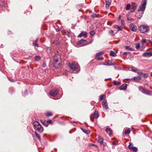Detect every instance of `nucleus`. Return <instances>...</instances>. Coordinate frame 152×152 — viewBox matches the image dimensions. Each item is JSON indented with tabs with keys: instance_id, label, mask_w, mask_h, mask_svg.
<instances>
[{
	"instance_id": "nucleus-17",
	"label": "nucleus",
	"mask_w": 152,
	"mask_h": 152,
	"mask_svg": "<svg viewBox=\"0 0 152 152\" xmlns=\"http://www.w3.org/2000/svg\"><path fill=\"white\" fill-rule=\"evenodd\" d=\"M99 117V114L98 112L95 111L94 114L93 115V118H97Z\"/></svg>"
},
{
	"instance_id": "nucleus-3",
	"label": "nucleus",
	"mask_w": 152,
	"mask_h": 152,
	"mask_svg": "<svg viewBox=\"0 0 152 152\" xmlns=\"http://www.w3.org/2000/svg\"><path fill=\"white\" fill-rule=\"evenodd\" d=\"M139 30L142 33L147 32L149 30V27L147 26L142 25L140 26L139 27Z\"/></svg>"
},
{
	"instance_id": "nucleus-47",
	"label": "nucleus",
	"mask_w": 152,
	"mask_h": 152,
	"mask_svg": "<svg viewBox=\"0 0 152 152\" xmlns=\"http://www.w3.org/2000/svg\"><path fill=\"white\" fill-rule=\"evenodd\" d=\"M90 34L91 35H93L94 34V32L93 31H91L90 32Z\"/></svg>"
},
{
	"instance_id": "nucleus-26",
	"label": "nucleus",
	"mask_w": 152,
	"mask_h": 152,
	"mask_svg": "<svg viewBox=\"0 0 152 152\" xmlns=\"http://www.w3.org/2000/svg\"><path fill=\"white\" fill-rule=\"evenodd\" d=\"M130 132L129 129H127L125 130L124 134L126 135L129 134L130 133Z\"/></svg>"
},
{
	"instance_id": "nucleus-9",
	"label": "nucleus",
	"mask_w": 152,
	"mask_h": 152,
	"mask_svg": "<svg viewBox=\"0 0 152 152\" xmlns=\"http://www.w3.org/2000/svg\"><path fill=\"white\" fill-rule=\"evenodd\" d=\"M142 56L145 57H149L152 56V51L148 52H145L143 53Z\"/></svg>"
},
{
	"instance_id": "nucleus-55",
	"label": "nucleus",
	"mask_w": 152,
	"mask_h": 152,
	"mask_svg": "<svg viewBox=\"0 0 152 152\" xmlns=\"http://www.w3.org/2000/svg\"><path fill=\"white\" fill-rule=\"evenodd\" d=\"M132 71L134 72H136L137 71V70L135 69H132Z\"/></svg>"
},
{
	"instance_id": "nucleus-37",
	"label": "nucleus",
	"mask_w": 152,
	"mask_h": 152,
	"mask_svg": "<svg viewBox=\"0 0 152 152\" xmlns=\"http://www.w3.org/2000/svg\"><path fill=\"white\" fill-rule=\"evenodd\" d=\"M133 147V145L132 144H131V143H129V144L128 145L129 149L131 150Z\"/></svg>"
},
{
	"instance_id": "nucleus-14",
	"label": "nucleus",
	"mask_w": 152,
	"mask_h": 152,
	"mask_svg": "<svg viewBox=\"0 0 152 152\" xmlns=\"http://www.w3.org/2000/svg\"><path fill=\"white\" fill-rule=\"evenodd\" d=\"M141 79V77H134L133 79H132L131 80H132L133 81H134L136 82H138L140 81Z\"/></svg>"
},
{
	"instance_id": "nucleus-8",
	"label": "nucleus",
	"mask_w": 152,
	"mask_h": 152,
	"mask_svg": "<svg viewBox=\"0 0 152 152\" xmlns=\"http://www.w3.org/2000/svg\"><path fill=\"white\" fill-rule=\"evenodd\" d=\"M129 28L133 31L135 32L137 30V27L132 23L129 25Z\"/></svg>"
},
{
	"instance_id": "nucleus-16",
	"label": "nucleus",
	"mask_w": 152,
	"mask_h": 152,
	"mask_svg": "<svg viewBox=\"0 0 152 152\" xmlns=\"http://www.w3.org/2000/svg\"><path fill=\"white\" fill-rule=\"evenodd\" d=\"M106 3V7L108 8L110 6V5L111 2V0H104Z\"/></svg>"
},
{
	"instance_id": "nucleus-5",
	"label": "nucleus",
	"mask_w": 152,
	"mask_h": 152,
	"mask_svg": "<svg viewBox=\"0 0 152 152\" xmlns=\"http://www.w3.org/2000/svg\"><path fill=\"white\" fill-rule=\"evenodd\" d=\"M146 3V0H143L142 1L141 5L139 7L138 10L139 12L140 11L143 12L145 10Z\"/></svg>"
},
{
	"instance_id": "nucleus-1",
	"label": "nucleus",
	"mask_w": 152,
	"mask_h": 152,
	"mask_svg": "<svg viewBox=\"0 0 152 152\" xmlns=\"http://www.w3.org/2000/svg\"><path fill=\"white\" fill-rule=\"evenodd\" d=\"M34 127V129L40 133L43 131V128L38 121H35L33 123Z\"/></svg>"
},
{
	"instance_id": "nucleus-33",
	"label": "nucleus",
	"mask_w": 152,
	"mask_h": 152,
	"mask_svg": "<svg viewBox=\"0 0 152 152\" xmlns=\"http://www.w3.org/2000/svg\"><path fill=\"white\" fill-rule=\"evenodd\" d=\"M105 97V95H101L100 96V97L99 98V101H101Z\"/></svg>"
},
{
	"instance_id": "nucleus-11",
	"label": "nucleus",
	"mask_w": 152,
	"mask_h": 152,
	"mask_svg": "<svg viewBox=\"0 0 152 152\" xmlns=\"http://www.w3.org/2000/svg\"><path fill=\"white\" fill-rule=\"evenodd\" d=\"M102 104L104 108L106 109H108V107L106 100H104L103 101Z\"/></svg>"
},
{
	"instance_id": "nucleus-35",
	"label": "nucleus",
	"mask_w": 152,
	"mask_h": 152,
	"mask_svg": "<svg viewBox=\"0 0 152 152\" xmlns=\"http://www.w3.org/2000/svg\"><path fill=\"white\" fill-rule=\"evenodd\" d=\"M125 48L126 49H129L130 50L132 51L134 50V49L132 48H129V46H125Z\"/></svg>"
},
{
	"instance_id": "nucleus-50",
	"label": "nucleus",
	"mask_w": 152,
	"mask_h": 152,
	"mask_svg": "<svg viewBox=\"0 0 152 152\" xmlns=\"http://www.w3.org/2000/svg\"><path fill=\"white\" fill-rule=\"evenodd\" d=\"M102 144H103L104 145V146H105L107 145V144L105 142H104L103 141V143H102Z\"/></svg>"
},
{
	"instance_id": "nucleus-31",
	"label": "nucleus",
	"mask_w": 152,
	"mask_h": 152,
	"mask_svg": "<svg viewBox=\"0 0 152 152\" xmlns=\"http://www.w3.org/2000/svg\"><path fill=\"white\" fill-rule=\"evenodd\" d=\"M131 150H132L133 151L136 152L137 151L138 149L137 148L135 147H133Z\"/></svg>"
},
{
	"instance_id": "nucleus-18",
	"label": "nucleus",
	"mask_w": 152,
	"mask_h": 152,
	"mask_svg": "<svg viewBox=\"0 0 152 152\" xmlns=\"http://www.w3.org/2000/svg\"><path fill=\"white\" fill-rule=\"evenodd\" d=\"M104 54V53L103 51L101 52H100L97 53L95 56L96 58L97 59V58H99V56L102 55Z\"/></svg>"
},
{
	"instance_id": "nucleus-25",
	"label": "nucleus",
	"mask_w": 152,
	"mask_h": 152,
	"mask_svg": "<svg viewBox=\"0 0 152 152\" xmlns=\"http://www.w3.org/2000/svg\"><path fill=\"white\" fill-rule=\"evenodd\" d=\"M110 55L111 56L113 57H115L116 56L115 52L112 50L110 51Z\"/></svg>"
},
{
	"instance_id": "nucleus-10",
	"label": "nucleus",
	"mask_w": 152,
	"mask_h": 152,
	"mask_svg": "<svg viewBox=\"0 0 152 152\" xmlns=\"http://www.w3.org/2000/svg\"><path fill=\"white\" fill-rule=\"evenodd\" d=\"M84 37V38H86L87 37V33L86 31H83L79 34L78 36L77 37Z\"/></svg>"
},
{
	"instance_id": "nucleus-51",
	"label": "nucleus",
	"mask_w": 152,
	"mask_h": 152,
	"mask_svg": "<svg viewBox=\"0 0 152 152\" xmlns=\"http://www.w3.org/2000/svg\"><path fill=\"white\" fill-rule=\"evenodd\" d=\"M127 53L130 54V52H124L123 53V55H126Z\"/></svg>"
},
{
	"instance_id": "nucleus-19",
	"label": "nucleus",
	"mask_w": 152,
	"mask_h": 152,
	"mask_svg": "<svg viewBox=\"0 0 152 152\" xmlns=\"http://www.w3.org/2000/svg\"><path fill=\"white\" fill-rule=\"evenodd\" d=\"M106 132L109 134V135H111L113 133L112 131L110 128H107L105 129Z\"/></svg>"
},
{
	"instance_id": "nucleus-43",
	"label": "nucleus",
	"mask_w": 152,
	"mask_h": 152,
	"mask_svg": "<svg viewBox=\"0 0 152 152\" xmlns=\"http://www.w3.org/2000/svg\"><path fill=\"white\" fill-rule=\"evenodd\" d=\"M47 122V124H51L52 123V121L51 120H49L48 121H46Z\"/></svg>"
},
{
	"instance_id": "nucleus-46",
	"label": "nucleus",
	"mask_w": 152,
	"mask_h": 152,
	"mask_svg": "<svg viewBox=\"0 0 152 152\" xmlns=\"http://www.w3.org/2000/svg\"><path fill=\"white\" fill-rule=\"evenodd\" d=\"M137 6L136 5H134L133 6L134 10L133 11H132V12H134L135 10L136 9L137 7Z\"/></svg>"
},
{
	"instance_id": "nucleus-44",
	"label": "nucleus",
	"mask_w": 152,
	"mask_h": 152,
	"mask_svg": "<svg viewBox=\"0 0 152 152\" xmlns=\"http://www.w3.org/2000/svg\"><path fill=\"white\" fill-rule=\"evenodd\" d=\"M97 60H103L104 59V58L103 57H101L100 58H98L97 59Z\"/></svg>"
},
{
	"instance_id": "nucleus-48",
	"label": "nucleus",
	"mask_w": 152,
	"mask_h": 152,
	"mask_svg": "<svg viewBox=\"0 0 152 152\" xmlns=\"http://www.w3.org/2000/svg\"><path fill=\"white\" fill-rule=\"evenodd\" d=\"M146 41V39H143L142 40L141 42L142 43H144Z\"/></svg>"
},
{
	"instance_id": "nucleus-2",
	"label": "nucleus",
	"mask_w": 152,
	"mask_h": 152,
	"mask_svg": "<svg viewBox=\"0 0 152 152\" xmlns=\"http://www.w3.org/2000/svg\"><path fill=\"white\" fill-rule=\"evenodd\" d=\"M60 58V56L59 55L56 54L54 56L53 64L54 66L56 68L58 67L60 64V62L59 61Z\"/></svg>"
},
{
	"instance_id": "nucleus-34",
	"label": "nucleus",
	"mask_w": 152,
	"mask_h": 152,
	"mask_svg": "<svg viewBox=\"0 0 152 152\" xmlns=\"http://www.w3.org/2000/svg\"><path fill=\"white\" fill-rule=\"evenodd\" d=\"M103 64L104 65H107V66H110V65H113V64H109L108 62H106V61L105 62H104L103 63Z\"/></svg>"
},
{
	"instance_id": "nucleus-56",
	"label": "nucleus",
	"mask_w": 152,
	"mask_h": 152,
	"mask_svg": "<svg viewBox=\"0 0 152 152\" xmlns=\"http://www.w3.org/2000/svg\"><path fill=\"white\" fill-rule=\"evenodd\" d=\"M115 142H112V144L113 145H115Z\"/></svg>"
},
{
	"instance_id": "nucleus-30",
	"label": "nucleus",
	"mask_w": 152,
	"mask_h": 152,
	"mask_svg": "<svg viewBox=\"0 0 152 152\" xmlns=\"http://www.w3.org/2000/svg\"><path fill=\"white\" fill-rule=\"evenodd\" d=\"M35 135L36 136V137L39 140H41V137H40V136L39 134H38L36 132H35Z\"/></svg>"
},
{
	"instance_id": "nucleus-41",
	"label": "nucleus",
	"mask_w": 152,
	"mask_h": 152,
	"mask_svg": "<svg viewBox=\"0 0 152 152\" xmlns=\"http://www.w3.org/2000/svg\"><path fill=\"white\" fill-rule=\"evenodd\" d=\"M7 78L8 80H10L11 82H14L15 81L12 79L11 78H10L9 77H7Z\"/></svg>"
},
{
	"instance_id": "nucleus-54",
	"label": "nucleus",
	"mask_w": 152,
	"mask_h": 152,
	"mask_svg": "<svg viewBox=\"0 0 152 152\" xmlns=\"http://www.w3.org/2000/svg\"><path fill=\"white\" fill-rule=\"evenodd\" d=\"M60 29L59 28H56V31H59Z\"/></svg>"
},
{
	"instance_id": "nucleus-20",
	"label": "nucleus",
	"mask_w": 152,
	"mask_h": 152,
	"mask_svg": "<svg viewBox=\"0 0 152 152\" xmlns=\"http://www.w3.org/2000/svg\"><path fill=\"white\" fill-rule=\"evenodd\" d=\"M137 74L139 75H142L145 78H147L148 76V75L147 74L143 73L142 72H137Z\"/></svg>"
},
{
	"instance_id": "nucleus-23",
	"label": "nucleus",
	"mask_w": 152,
	"mask_h": 152,
	"mask_svg": "<svg viewBox=\"0 0 152 152\" xmlns=\"http://www.w3.org/2000/svg\"><path fill=\"white\" fill-rule=\"evenodd\" d=\"M38 39H37L35 41H33L32 44L34 46H35L37 47H39L38 44L37 43V42L38 41Z\"/></svg>"
},
{
	"instance_id": "nucleus-13",
	"label": "nucleus",
	"mask_w": 152,
	"mask_h": 152,
	"mask_svg": "<svg viewBox=\"0 0 152 152\" xmlns=\"http://www.w3.org/2000/svg\"><path fill=\"white\" fill-rule=\"evenodd\" d=\"M86 42V40L84 39H82L78 42L77 43V44L80 45L81 46H83L84 45V43Z\"/></svg>"
},
{
	"instance_id": "nucleus-42",
	"label": "nucleus",
	"mask_w": 152,
	"mask_h": 152,
	"mask_svg": "<svg viewBox=\"0 0 152 152\" xmlns=\"http://www.w3.org/2000/svg\"><path fill=\"white\" fill-rule=\"evenodd\" d=\"M92 16L93 18H95L97 17V15L95 14H93L92 15Z\"/></svg>"
},
{
	"instance_id": "nucleus-27",
	"label": "nucleus",
	"mask_w": 152,
	"mask_h": 152,
	"mask_svg": "<svg viewBox=\"0 0 152 152\" xmlns=\"http://www.w3.org/2000/svg\"><path fill=\"white\" fill-rule=\"evenodd\" d=\"M81 129L84 133L86 134H88L90 132V131L89 130H86L83 129V128H81Z\"/></svg>"
},
{
	"instance_id": "nucleus-40",
	"label": "nucleus",
	"mask_w": 152,
	"mask_h": 152,
	"mask_svg": "<svg viewBox=\"0 0 152 152\" xmlns=\"http://www.w3.org/2000/svg\"><path fill=\"white\" fill-rule=\"evenodd\" d=\"M40 57L39 56H36L35 57V60L37 61H38L40 59Z\"/></svg>"
},
{
	"instance_id": "nucleus-58",
	"label": "nucleus",
	"mask_w": 152,
	"mask_h": 152,
	"mask_svg": "<svg viewBox=\"0 0 152 152\" xmlns=\"http://www.w3.org/2000/svg\"><path fill=\"white\" fill-rule=\"evenodd\" d=\"M149 42H150V43L152 45V42H151V41H149Z\"/></svg>"
},
{
	"instance_id": "nucleus-29",
	"label": "nucleus",
	"mask_w": 152,
	"mask_h": 152,
	"mask_svg": "<svg viewBox=\"0 0 152 152\" xmlns=\"http://www.w3.org/2000/svg\"><path fill=\"white\" fill-rule=\"evenodd\" d=\"M45 115L47 117H50L52 116V114L50 112L46 113Z\"/></svg>"
},
{
	"instance_id": "nucleus-45",
	"label": "nucleus",
	"mask_w": 152,
	"mask_h": 152,
	"mask_svg": "<svg viewBox=\"0 0 152 152\" xmlns=\"http://www.w3.org/2000/svg\"><path fill=\"white\" fill-rule=\"evenodd\" d=\"M121 24L123 26H124V25L125 23H124V21L122 20H121Z\"/></svg>"
},
{
	"instance_id": "nucleus-39",
	"label": "nucleus",
	"mask_w": 152,
	"mask_h": 152,
	"mask_svg": "<svg viewBox=\"0 0 152 152\" xmlns=\"http://www.w3.org/2000/svg\"><path fill=\"white\" fill-rule=\"evenodd\" d=\"M140 47V44L139 43H137L135 45V48L137 49H139Z\"/></svg>"
},
{
	"instance_id": "nucleus-22",
	"label": "nucleus",
	"mask_w": 152,
	"mask_h": 152,
	"mask_svg": "<svg viewBox=\"0 0 152 152\" xmlns=\"http://www.w3.org/2000/svg\"><path fill=\"white\" fill-rule=\"evenodd\" d=\"M60 42V41L58 38H56L54 39L53 43L55 45H57L59 44Z\"/></svg>"
},
{
	"instance_id": "nucleus-60",
	"label": "nucleus",
	"mask_w": 152,
	"mask_h": 152,
	"mask_svg": "<svg viewBox=\"0 0 152 152\" xmlns=\"http://www.w3.org/2000/svg\"><path fill=\"white\" fill-rule=\"evenodd\" d=\"M151 75L152 76V72L151 73Z\"/></svg>"
},
{
	"instance_id": "nucleus-28",
	"label": "nucleus",
	"mask_w": 152,
	"mask_h": 152,
	"mask_svg": "<svg viewBox=\"0 0 152 152\" xmlns=\"http://www.w3.org/2000/svg\"><path fill=\"white\" fill-rule=\"evenodd\" d=\"M114 85L115 86H118L121 84L120 82H117L116 81H114L113 82Z\"/></svg>"
},
{
	"instance_id": "nucleus-59",
	"label": "nucleus",
	"mask_w": 152,
	"mask_h": 152,
	"mask_svg": "<svg viewBox=\"0 0 152 152\" xmlns=\"http://www.w3.org/2000/svg\"><path fill=\"white\" fill-rule=\"evenodd\" d=\"M41 122H42H42H43V121H43L42 120H41Z\"/></svg>"
},
{
	"instance_id": "nucleus-38",
	"label": "nucleus",
	"mask_w": 152,
	"mask_h": 152,
	"mask_svg": "<svg viewBox=\"0 0 152 152\" xmlns=\"http://www.w3.org/2000/svg\"><path fill=\"white\" fill-rule=\"evenodd\" d=\"M109 32L110 35L111 36H113L114 35L113 31L112 30H110L109 31Z\"/></svg>"
},
{
	"instance_id": "nucleus-53",
	"label": "nucleus",
	"mask_w": 152,
	"mask_h": 152,
	"mask_svg": "<svg viewBox=\"0 0 152 152\" xmlns=\"http://www.w3.org/2000/svg\"><path fill=\"white\" fill-rule=\"evenodd\" d=\"M46 66V64L45 63H44L43 64V65H42V66L43 67H45Z\"/></svg>"
},
{
	"instance_id": "nucleus-52",
	"label": "nucleus",
	"mask_w": 152,
	"mask_h": 152,
	"mask_svg": "<svg viewBox=\"0 0 152 152\" xmlns=\"http://www.w3.org/2000/svg\"><path fill=\"white\" fill-rule=\"evenodd\" d=\"M90 119L92 121H93V119L92 118V115H91V116L90 117Z\"/></svg>"
},
{
	"instance_id": "nucleus-12",
	"label": "nucleus",
	"mask_w": 152,
	"mask_h": 152,
	"mask_svg": "<svg viewBox=\"0 0 152 152\" xmlns=\"http://www.w3.org/2000/svg\"><path fill=\"white\" fill-rule=\"evenodd\" d=\"M143 13V12H140V11H139V12L138 11V12L136 14V16L138 19H140L142 16Z\"/></svg>"
},
{
	"instance_id": "nucleus-49",
	"label": "nucleus",
	"mask_w": 152,
	"mask_h": 152,
	"mask_svg": "<svg viewBox=\"0 0 152 152\" xmlns=\"http://www.w3.org/2000/svg\"><path fill=\"white\" fill-rule=\"evenodd\" d=\"M134 20V19L133 18L130 19L128 18H127V20H128V21H129V20L132 21V20Z\"/></svg>"
},
{
	"instance_id": "nucleus-7",
	"label": "nucleus",
	"mask_w": 152,
	"mask_h": 152,
	"mask_svg": "<svg viewBox=\"0 0 152 152\" xmlns=\"http://www.w3.org/2000/svg\"><path fill=\"white\" fill-rule=\"evenodd\" d=\"M58 93V90L57 89L52 90L49 92V95L52 96H55Z\"/></svg>"
},
{
	"instance_id": "nucleus-36",
	"label": "nucleus",
	"mask_w": 152,
	"mask_h": 152,
	"mask_svg": "<svg viewBox=\"0 0 152 152\" xmlns=\"http://www.w3.org/2000/svg\"><path fill=\"white\" fill-rule=\"evenodd\" d=\"M42 124L46 127H47L48 126V125L47 124V122L46 121H43V122H42Z\"/></svg>"
},
{
	"instance_id": "nucleus-4",
	"label": "nucleus",
	"mask_w": 152,
	"mask_h": 152,
	"mask_svg": "<svg viewBox=\"0 0 152 152\" xmlns=\"http://www.w3.org/2000/svg\"><path fill=\"white\" fill-rule=\"evenodd\" d=\"M69 65L71 69L73 70H77L78 71L79 70V66L76 63H74L71 64L69 63Z\"/></svg>"
},
{
	"instance_id": "nucleus-57",
	"label": "nucleus",
	"mask_w": 152,
	"mask_h": 152,
	"mask_svg": "<svg viewBox=\"0 0 152 152\" xmlns=\"http://www.w3.org/2000/svg\"><path fill=\"white\" fill-rule=\"evenodd\" d=\"M121 16H119L118 18V20H120L121 19Z\"/></svg>"
},
{
	"instance_id": "nucleus-6",
	"label": "nucleus",
	"mask_w": 152,
	"mask_h": 152,
	"mask_svg": "<svg viewBox=\"0 0 152 152\" xmlns=\"http://www.w3.org/2000/svg\"><path fill=\"white\" fill-rule=\"evenodd\" d=\"M139 90L142 93L144 94H146L148 95H151V91H148V90L145 89L143 87L141 86H140L139 88Z\"/></svg>"
},
{
	"instance_id": "nucleus-32",
	"label": "nucleus",
	"mask_w": 152,
	"mask_h": 152,
	"mask_svg": "<svg viewBox=\"0 0 152 152\" xmlns=\"http://www.w3.org/2000/svg\"><path fill=\"white\" fill-rule=\"evenodd\" d=\"M131 5L130 4H127L126 7V10H128L130 9L131 7Z\"/></svg>"
},
{
	"instance_id": "nucleus-21",
	"label": "nucleus",
	"mask_w": 152,
	"mask_h": 152,
	"mask_svg": "<svg viewBox=\"0 0 152 152\" xmlns=\"http://www.w3.org/2000/svg\"><path fill=\"white\" fill-rule=\"evenodd\" d=\"M113 27L114 28L118 29V31H121L122 30V28L121 26H119L117 25H115Z\"/></svg>"
},
{
	"instance_id": "nucleus-24",
	"label": "nucleus",
	"mask_w": 152,
	"mask_h": 152,
	"mask_svg": "<svg viewBox=\"0 0 152 152\" xmlns=\"http://www.w3.org/2000/svg\"><path fill=\"white\" fill-rule=\"evenodd\" d=\"M98 141L100 144L103 143V139L101 137H99L98 139Z\"/></svg>"
},
{
	"instance_id": "nucleus-15",
	"label": "nucleus",
	"mask_w": 152,
	"mask_h": 152,
	"mask_svg": "<svg viewBox=\"0 0 152 152\" xmlns=\"http://www.w3.org/2000/svg\"><path fill=\"white\" fill-rule=\"evenodd\" d=\"M127 85L126 84H124L119 88L120 90H124L126 89Z\"/></svg>"
}]
</instances>
